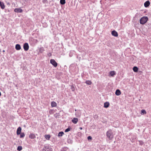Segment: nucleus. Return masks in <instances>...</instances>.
Returning <instances> with one entry per match:
<instances>
[{"mask_svg":"<svg viewBox=\"0 0 151 151\" xmlns=\"http://www.w3.org/2000/svg\"><path fill=\"white\" fill-rule=\"evenodd\" d=\"M106 136L109 140L112 139L114 136L113 131L111 129L108 130L106 133Z\"/></svg>","mask_w":151,"mask_h":151,"instance_id":"nucleus-1","label":"nucleus"},{"mask_svg":"<svg viewBox=\"0 0 151 151\" xmlns=\"http://www.w3.org/2000/svg\"><path fill=\"white\" fill-rule=\"evenodd\" d=\"M42 151H52V148L50 147V145L48 144L45 145Z\"/></svg>","mask_w":151,"mask_h":151,"instance_id":"nucleus-2","label":"nucleus"},{"mask_svg":"<svg viewBox=\"0 0 151 151\" xmlns=\"http://www.w3.org/2000/svg\"><path fill=\"white\" fill-rule=\"evenodd\" d=\"M148 18L147 17H143L141 18L140 20V24H143L147 21Z\"/></svg>","mask_w":151,"mask_h":151,"instance_id":"nucleus-3","label":"nucleus"},{"mask_svg":"<svg viewBox=\"0 0 151 151\" xmlns=\"http://www.w3.org/2000/svg\"><path fill=\"white\" fill-rule=\"evenodd\" d=\"M50 63L55 67H56L58 65V63L54 59H51Z\"/></svg>","mask_w":151,"mask_h":151,"instance_id":"nucleus-4","label":"nucleus"},{"mask_svg":"<svg viewBox=\"0 0 151 151\" xmlns=\"http://www.w3.org/2000/svg\"><path fill=\"white\" fill-rule=\"evenodd\" d=\"M23 48L25 51L28 50L29 48V45L27 43H25L23 45Z\"/></svg>","mask_w":151,"mask_h":151,"instance_id":"nucleus-5","label":"nucleus"},{"mask_svg":"<svg viewBox=\"0 0 151 151\" xmlns=\"http://www.w3.org/2000/svg\"><path fill=\"white\" fill-rule=\"evenodd\" d=\"M14 11L16 12L22 13L23 12V10L21 8H16L14 9Z\"/></svg>","mask_w":151,"mask_h":151,"instance_id":"nucleus-6","label":"nucleus"},{"mask_svg":"<svg viewBox=\"0 0 151 151\" xmlns=\"http://www.w3.org/2000/svg\"><path fill=\"white\" fill-rule=\"evenodd\" d=\"M111 34L113 36L115 37H117L118 36L117 32L114 30L111 32Z\"/></svg>","mask_w":151,"mask_h":151,"instance_id":"nucleus-7","label":"nucleus"},{"mask_svg":"<svg viewBox=\"0 0 151 151\" xmlns=\"http://www.w3.org/2000/svg\"><path fill=\"white\" fill-rule=\"evenodd\" d=\"M150 4V2L149 1H146L144 4V6L145 7H147L149 6Z\"/></svg>","mask_w":151,"mask_h":151,"instance_id":"nucleus-8","label":"nucleus"},{"mask_svg":"<svg viewBox=\"0 0 151 151\" xmlns=\"http://www.w3.org/2000/svg\"><path fill=\"white\" fill-rule=\"evenodd\" d=\"M22 129L21 127H19L17 129V135H18L20 134L21 133Z\"/></svg>","mask_w":151,"mask_h":151,"instance_id":"nucleus-9","label":"nucleus"},{"mask_svg":"<svg viewBox=\"0 0 151 151\" xmlns=\"http://www.w3.org/2000/svg\"><path fill=\"white\" fill-rule=\"evenodd\" d=\"M115 93L116 95L119 96L121 94V93L119 89H117L116 90Z\"/></svg>","mask_w":151,"mask_h":151,"instance_id":"nucleus-10","label":"nucleus"},{"mask_svg":"<svg viewBox=\"0 0 151 151\" xmlns=\"http://www.w3.org/2000/svg\"><path fill=\"white\" fill-rule=\"evenodd\" d=\"M116 74V73L114 71H111L109 72V75L111 76H114Z\"/></svg>","mask_w":151,"mask_h":151,"instance_id":"nucleus-11","label":"nucleus"},{"mask_svg":"<svg viewBox=\"0 0 151 151\" xmlns=\"http://www.w3.org/2000/svg\"><path fill=\"white\" fill-rule=\"evenodd\" d=\"M0 7H1V8L2 9H4L5 8V5L4 3L1 2L0 1Z\"/></svg>","mask_w":151,"mask_h":151,"instance_id":"nucleus-12","label":"nucleus"},{"mask_svg":"<svg viewBox=\"0 0 151 151\" xmlns=\"http://www.w3.org/2000/svg\"><path fill=\"white\" fill-rule=\"evenodd\" d=\"M29 137L31 139H34L36 137V136L34 134H30L29 135Z\"/></svg>","mask_w":151,"mask_h":151,"instance_id":"nucleus-13","label":"nucleus"},{"mask_svg":"<svg viewBox=\"0 0 151 151\" xmlns=\"http://www.w3.org/2000/svg\"><path fill=\"white\" fill-rule=\"evenodd\" d=\"M72 122L75 124H76L78 122V119L76 118H74L72 120Z\"/></svg>","mask_w":151,"mask_h":151,"instance_id":"nucleus-14","label":"nucleus"},{"mask_svg":"<svg viewBox=\"0 0 151 151\" xmlns=\"http://www.w3.org/2000/svg\"><path fill=\"white\" fill-rule=\"evenodd\" d=\"M51 104L52 107H55L57 105L55 101L52 102Z\"/></svg>","mask_w":151,"mask_h":151,"instance_id":"nucleus-15","label":"nucleus"},{"mask_svg":"<svg viewBox=\"0 0 151 151\" xmlns=\"http://www.w3.org/2000/svg\"><path fill=\"white\" fill-rule=\"evenodd\" d=\"M15 49L17 50H19L21 49V47L20 45L18 44H17L15 46Z\"/></svg>","mask_w":151,"mask_h":151,"instance_id":"nucleus-16","label":"nucleus"},{"mask_svg":"<svg viewBox=\"0 0 151 151\" xmlns=\"http://www.w3.org/2000/svg\"><path fill=\"white\" fill-rule=\"evenodd\" d=\"M39 52L41 53H42L45 51L44 48L43 47H41L39 48Z\"/></svg>","mask_w":151,"mask_h":151,"instance_id":"nucleus-17","label":"nucleus"},{"mask_svg":"<svg viewBox=\"0 0 151 151\" xmlns=\"http://www.w3.org/2000/svg\"><path fill=\"white\" fill-rule=\"evenodd\" d=\"M109 105V102H106L104 103V107L106 108H108Z\"/></svg>","mask_w":151,"mask_h":151,"instance_id":"nucleus-18","label":"nucleus"},{"mask_svg":"<svg viewBox=\"0 0 151 151\" xmlns=\"http://www.w3.org/2000/svg\"><path fill=\"white\" fill-rule=\"evenodd\" d=\"M133 70L134 72H137L138 71V69L136 66H134L133 68Z\"/></svg>","mask_w":151,"mask_h":151,"instance_id":"nucleus-19","label":"nucleus"},{"mask_svg":"<svg viewBox=\"0 0 151 151\" xmlns=\"http://www.w3.org/2000/svg\"><path fill=\"white\" fill-rule=\"evenodd\" d=\"M45 137L47 140H49L50 137V136L49 134H46L45 135Z\"/></svg>","mask_w":151,"mask_h":151,"instance_id":"nucleus-20","label":"nucleus"},{"mask_svg":"<svg viewBox=\"0 0 151 151\" xmlns=\"http://www.w3.org/2000/svg\"><path fill=\"white\" fill-rule=\"evenodd\" d=\"M67 142L69 144H72L73 143L72 140L70 138H68L67 140Z\"/></svg>","mask_w":151,"mask_h":151,"instance_id":"nucleus-21","label":"nucleus"},{"mask_svg":"<svg viewBox=\"0 0 151 151\" xmlns=\"http://www.w3.org/2000/svg\"><path fill=\"white\" fill-rule=\"evenodd\" d=\"M64 134V133L63 132H60L58 134V136L59 137H62Z\"/></svg>","mask_w":151,"mask_h":151,"instance_id":"nucleus-22","label":"nucleus"},{"mask_svg":"<svg viewBox=\"0 0 151 151\" xmlns=\"http://www.w3.org/2000/svg\"><path fill=\"white\" fill-rule=\"evenodd\" d=\"M20 134V138H23L25 136V134L24 132L21 133Z\"/></svg>","mask_w":151,"mask_h":151,"instance_id":"nucleus-23","label":"nucleus"},{"mask_svg":"<svg viewBox=\"0 0 151 151\" xmlns=\"http://www.w3.org/2000/svg\"><path fill=\"white\" fill-rule=\"evenodd\" d=\"M60 3L62 5L64 4L65 3V0H60Z\"/></svg>","mask_w":151,"mask_h":151,"instance_id":"nucleus-24","label":"nucleus"},{"mask_svg":"<svg viewBox=\"0 0 151 151\" xmlns=\"http://www.w3.org/2000/svg\"><path fill=\"white\" fill-rule=\"evenodd\" d=\"M68 148L67 147H64L62 148L61 149V151H66Z\"/></svg>","mask_w":151,"mask_h":151,"instance_id":"nucleus-25","label":"nucleus"},{"mask_svg":"<svg viewBox=\"0 0 151 151\" xmlns=\"http://www.w3.org/2000/svg\"><path fill=\"white\" fill-rule=\"evenodd\" d=\"M85 83L88 85H90L91 84V82L90 81H86Z\"/></svg>","mask_w":151,"mask_h":151,"instance_id":"nucleus-26","label":"nucleus"},{"mask_svg":"<svg viewBox=\"0 0 151 151\" xmlns=\"http://www.w3.org/2000/svg\"><path fill=\"white\" fill-rule=\"evenodd\" d=\"M22 149V147L21 146H19L17 148V150L19 151H21Z\"/></svg>","mask_w":151,"mask_h":151,"instance_id":"nucleus-27","label":"nucleus"},{"mask_svg":"<svg viewBox=\"0 0 151 151\" xmlns=\"http://www.w3.org/2000/svg\"><path fill=\"white\" fill-rule=\"evenodd\" d=\"M141 114H145L146 113V111L144 109H142L141 110Z\"/></svg>","mask_w":151,"mask_h":151,"instance_id":"nucleus-28","label":"nucleus"},{"mask_svg":"<svg viewBox=\"0 0 151 151\" xmlns=\"http://www.w3.org/2000/svg\"><path fill=\"white\" fill-rule=\"evenodd\" d=\"M70 127H68V128L67 129H66L65 130V132H69V131H70Z\"/></svg>","mask_w":151,"mask_h":151,"instance_id":"nucleus-29","label":"nucleus"},{"mask_svg":"<svg viewBox=\"0 0 151 151\" xmlns=\"http://www.w3.org/2000/svg\"><path fill=\"white\" fill-rule=\"evenodd\" d=\"M71 90L72 91H74L75 90V88L74 86L73 85H72L71 86Z\"/></svg>","mask_w":151,"mask_h":151,"instance_id":"nucleus-30","label":"nucleus"},{"mask_svg":"<svg viewBox=\"0 0 151 151\" xmlns=\"http://www.w3.org/2000/svg\"><path fill=\"white\" fill-rule=\"evenodd\" d=\"M87 139L88 140H91L92 139V137L91 136H88L87 137Z\"/></svg>","mask_w":151,"mask_h":151,"instance_id":"nucleus-31","label":"nucleus"},{"mask_svg":"<svg viewBox=\"0 0 151 151\" xmlns=\"http://www.w3.org/2000/svg\"><path fill=\"white\" fill-rule=\"evenodd\" d=\"M139 145H143L144 143L142 141H139Z\"/></svg>","mask_w":151,"mask_h":151,"instance_id":"nucleus-32","label":"nucleus"},{"mask_svg":"<svg viewBox=\"0 0 151 151\" xmlns=\"http://www.w3.org/2000/svg\"><path fill=\"white\" fill-rule=\"evenodd\" d=\"M7 5H10V4L9 2H8L7 3Z\"/></svg>","mask_w":151,"mask_h":151,"instance_id":"nucleus-33","label":"nucleus"},{"mask_svg":"<svg viewBox=\"0 0 151 151\" xmlns=\"http://www.w3.org/2000/svg\"><path fill=\"white\" fill-rule=\"evenodd\" d=\"M82 129V127H80V129Z\"/></svg>","mask_w":151,"mask_h":151,"instance_id":"nucleus-34","label":"nucleus"},{"mask_svg":"<svg viewBox=\"0 0 151 151\" xmlns=\"http://www.w3.org/2000/svg\"><path fill=\"white\" fill-rule=\"evenodd\" d=\"M1 93L0 92V96H1Z\"/></svg>","mask_w":151,"mask_h":151,"instance_id":"nucleus-35","label":"nucleus"},{"mask_svg":"<svg viewBox=\"0 0 151 151\" xmlns=\"http://www.w3.org/2000/svg\"><path fill=\"white\" fill-rule=\"evenodd\" d=\"M4 51H5L4 50H3V52H4Z\"/></svg>","mask_w":151,"mask_h":151,"instance_id":"nucleus-36","label":"nucleus"},{"mask_svg":"<svg viewBox=\"0 0 151 151\" xmlns=\"http://www.w3.org/2000/svg\"><path fill=\"white\" fill-rule=\"evenodd\" d=\"M47 1L46 0H44V1Z\"/></svg>","mask_w":151,"mask_h":151,"instance_id":"nucleus-37","label":"nucleus"},{"mask_svg":"<svg viewBox=\"0 0 151 151\" xmlns=\"http://www.w3.org/2000/svg\"><path fill=\"white\" fill-rule=\"evenodd\" d=\"M95 117H96V115H95Z\"/></svg>","mask_w":151,"mask_h":151,"instance_id":"nucleus-38","label":"nucleus"},{"mask_svg":"<svg viewBox=\"0 0 151 151\" xmlns=\"http://www.w3.org/2000/svg\"><path fill=\"white\" fill-rule=\"evenodd\" d=\"M97 117H98V116H97L96 117L97 118Z\"/></svg>","mask_w":151,"mask_h":151,"instance_id":"nucleus-39","label":"nucleus"}]
</instances>
